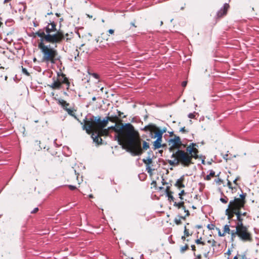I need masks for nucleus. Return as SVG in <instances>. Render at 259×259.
Segmentation results:
<instances>
[{
  "label": "nucleus",
  "mask_w": 259,
  "mask_h": 259,
  "mask_svg": "<svg viewBox=\"0 0 259 259\" xmlns=\"http://www.w3.org/2000/svg\"><path fill=\"white\" fill-rule=\"evenodd\" d=\"M113 128L117 133L115 139L120 144L124 143L122 147L126 149L133 156L140 155L143 153L141 140L138 132L130 123L122 125L111 126L109 128Z\"/></svg>",
  "instance_id": "nucleus-1"
},
{
  "label": "nucleus",
  "mask_w": 259,
  "mask_h": 259,
  "mask_svg": "<svg viewBox=\"0 0 259 259\" xmlns=\"http://www.w3.org/2000/svg\"><path fill=\"white\" fill-rule=\"evenodd\" d=\"M44 41L40 40L38 45L42 55V61L47 63L55 64L57 61L60 60L61 57L58 55L57 50L51 48L50 45H45Z\"/></svg>",
  "instance_id": "nucleus-2"
},
{
  "label": "nucleus",
  "mask_w": 259,
  "mask_h": 259,
  "mask_svg": "<svg viewBox=\"0 0 259 259\" xmlns=\"http://www.w3.org/2000/svg\"><path fill=\"white\" fill-rule=\"evenodd\" d=\"M171 159L168 160V163L172 166H177L181 164L184 167H188L191 164H193L190 155L188 152L178 149L175 152H173L171 155Z\"/></svg>",
  "instance_id": "nucleus-3"
},
{
  "label": "nucleus",
  "mask_w": 259,
  "mask_h": 259,
  "mask_svg": "<svg viewBox=\"0 0 259 259\" xmlns=\"http://www.w3.org/2000/svg\"><path fill=\"white\" fill-rule=\"evenodd\" d=\"M56 26V23L54 21H50L46 27L43 29H40L34 33V35L39 37L41 41H45V42L57 41L58 40L56 38V35L51 34L52 32H56L58 30Z\"/></svg>",
  "instance_id": "nucleus-4"
},
{
  "label": "nucleus",
  "mask_w": 259,
  "mask_h": 259,
  "mask_svg": "<svg viewBox=\"0 0 259 259\" xmlns=\"http://www.w3.org/2000/svg\"><path fill=\"white\" fill-rule=\"evenodd\" d=\"M236 233H238V237L243 242H250L252 241V236L250 232H249L248 228L245 226H236Z\"/></svg>",
  "instance_id": "nucleus-5"
},
{
  "label": "nucleus",
  "mask_w": 259,
  "mask_h": 259,
  "mask_svg": "<svg viewBox=\"0 0 259 259\" xmlns=\"http://www.w3.org/2000/svg\"><path fill=\"white\" fill-rule=\"evenodd\" d=\"M58 76L56 78L54 77L53 78V82L50 85V87L54 90L60 89L63 83H64L68 89L69 86V82L66 77L65 75L62 73L61 75L58 73Z\"/></svg>",
  "instance_id": "nucleus-6"
},
{
  "label": "nucleus",
  "mask_w": 259,
  "mask_h": 259,
  "mask_svg": "<svg viewBox=\"0 0 259 259\" xmlns=\"http://www.w3.org/2000/svg\"><path fill=\"white\" fill-rule=\"evenodd\" d=\"M168 144L169 146L168 151L170 152H174V149H180V146L182 145V141L179 136H175L173 139H170L168 141Z\"/></svg>",
  "instance_id": "nucleus-7"
},
{
  "label": "nucleus",
  "mask_w": 259,
  "mask_h": 259,
  "mask_svg": "<svg viewBox=\"0 0 259 259\" xmlns=\"http://www.w3.org/2000/svg\"><path fill=\"white\" fill-rule=\"evenodd\" d=\"M246 195V193H242L240 195L239 198L235 197L234 199L230 201V205L232 204H234L235 207H237L239 208H241L244 206L245 204V198Z\"/></svg>",
  "instance_id": "nucleus-8"
},
{
  "label": "nucleus",
  "mask_w": 259,
  "mask_h": 259,
  "mask_svg": "<svg viewBox=\"0 0 259 259\" xmlns=\"http://www.w3.org/2000/svg\"><path fill=\"white\" fill-rule=\"evenodd\" d=\"M95 117V116H93L92 118H90V120H86L85 122L84 128H85L88 133H90L92 131L95 130V123H96Z\"/></svg>",
  "instance_id": "nucleus-9"
},
{
  "label": "nucleus",
  "mask_w": 259,
  "mask_h": 259,
  "mask_svg": "<svg viewBox=\"0 0 259 259\" xmlns=\"http://www.w3.org/2000/svg\"><path fill=\"white\" fill-rule=\"evenodd\" d=\"M58 103L62 106L63 109H64L67 112L68 114L71 116H74L73 113V109L71 107V106H70L69 103H67L63 99L59 100Z\"/></svg>",
  "instance_id": "nucleus-10"
},
{
  "label": "nucleus",
  "mask_w": 259,
  "mask_h": 259,
  "mask_svg": "<svg viewBox=\"0 0 259 259\" xmlns=\"http://www.w3.org/2000/svg\"><path fill=\"white\" fill-rule=\"evenodd\" d=\"M241 208H237L235 209V208H232L231 209L232 211H233V213H235V214L237 216V222L236 223V226H240V224L242 226H243V219L241 218L242 216V212L240 211Z\"/></svg>",
  "instance_id": "nucleus-11"
},
{
  "label": "nucleus",
  "mask_w": 259,
  "mask_h": 259,
  "mask_svg": "<svg viewBox=\"0 0 259 259\" xmlns=\"http://www.w3.org/2000/svg\"><path fill=\"white\" fill-rule=\"evenodd\" d=\"M109 119L108 117L106 119L104 118L103 120H101L100 117H95V121L99 128H102L106 126Z\"/></svg>",
  "instance_id": "nucleus-12"
},
{
  "label": "nucleus",
  "mask_w": 259,
  "mask_h": 259,
  "mask_svg": "<svg viewBox=\"0 0 259 259\" xmlns=\"http://www.w3.org/2000/svg\"><path fill=\"white\" fill-rule=\"evenodd\" d=\"M232 208H235V209L239 208L237 207H235L234 204H232L230 205V202H229L228 208L225 210V214L227 215L228 219L229 220L232 219L234 217V215L235 214V213H233V211L231 210Z\"/></svg>",
  "instance_id": "nucleus-13"
},
{
  "label": "nucleus",
  "mask_w": 259,
  "mask_h": 259,
  "mask_svg": "<svg viewBox=\"0 0 259 259\" xmlns=\"http://www.w3.org/2000/svg\"><path fill=\"white\" fill-rule=\"evenodd\" d=\"M186 151L188 152L189 155H190L192 160V158H194L195 159L198 158V150L196 147L192 148H190V147H187L186 148Z\"/></svg>",
  "instance_id": "nucleus-14"
},
{
  "label": "nucleus",
  "mask_w": 259,
  "mask_h": 259,
  "mask_svg": "<svg viewBox=\"0 0 259 259\" xmlns=\"http://www.w3.org/2000/svg\"><path fill=\"white\" fill-rule=\"evenodd\" d=\"M229 7V4L227 3L224 4L223 7L217 13V15L218 17H221L224 15H226Z\"/></svg>",
  "instance_id": "nucleus-15"
},
{
  "label": "nucleus",
  "mask_w": 259,
  "mask_h": 259,
  "mask_svg": "<svg viewBox=\"0 0 259 259\" xmlns=\"http://www.w3.org/2000/svg\"><path fill=\"white\" fill-rule=\"evenodd\" d=\"M53 35H56V38L58 40L57 41L55 42H50L52 44H57L61 42L65 38V35L62 31L59 30H57L55 33L53 34Z\"/></svg>",
  "instance_id": "nucleus-16"
},
{
  "label": "nucleus",
  "mask_w": 259,
  "mask_h": 259,
  "mask_svg": "<svg viewBox=\"0 0 259 259\" xmlns=\"http://www.w3.org/2000/svg\"><path fill=\"white\" fill-rule=\"evenodd\" d=\"M184 180V176H182L180 178L177 180L175 186L177 187L178 188H181L185 187V185L183 184V182Z\"/></svg>",
  "instance_id": "nucleus-17"
},
{
  "label": "nucleus",
  "mask_w": 259,
  "mask_h": 259,
  "mask_svg": "<svg viewBox=\"0 0 259 259\" xmlns=\"http://www.w3.org/2000/svg\"><path fill=\"white\" fill-rule=\"evenodd\" d=\"M152 154V151H149L148 152V154H149V156L148 157H147V158L146 159H143V162L146 164V165H150V163H152V157H151L150 156V154Z\"/></svg>",
  "instance_id": "nucleus-18"
},
{
  "label": "nucleus",
  "mask_w": 259,
  "mask_h": 259,
  "mask_svg": "<svg viewBox=\"0 0 259 259\" xmlns=\"http://www.w3.org/2000/svg\"><path fill=\"white\" fill-rule=\"evenodd\" d=\"M209 174L207 175L206 177L205 178V180L209 181L211 180V178L215 176V177H219L220 172L218 174L217 176L215 175V172L213 170H209Z\"/></svg>",
  "instance_id": "nucleus-19"
},
{
  "label": "nucleus",
  "mask_w": 259,
  "mask_h": 259,
  "mask_svg": "<svg viewBox=\"0 0 259 259\" xmlns=\"http://www.w3.org/2000/svg\"><path fill=\"white\" fill-rule=\"evenodd\" d=\"M161 141L162 139L157 138L156 140L154 142V146L155 149H158L162 146L161 144Z\"/></svg>",
  "instance_id": "nucleus-20"
},
{
  "label": "nucleus",
  "mask_w": 259,
  "mask_h": 259,
  "mask_svg": "<svg viewBox=\"0 0 259 259\" xmlns=\"http://www.w3.org/2000/svg\"><path fill=\"white\" fill-rule=\"evenodd\" d=\"M165 132V130H158L155 133V135L154 136V138L162 139L163 134Z\"/></svg>",
  "instance_id": "nucleus-21"
},
{
  "label": "nucleus",
  "mask_w": 259,
  "mask_h": 259,
  "mask_svg": "<svg viewBox=\"0 0 259 259\" xmlns=\"http://www.w3.org/2000/svg\"><path fill=\"white\" fill-rule=\"evenodd\" d=\"M156 126L154 125L153 124H149L148 125L145 126L144 128V130L145 131H150L152 132L156 128Z\"/></svg>",
  "instance_id": "nucleus-22"
},
{
  "label": "nucleus",
  "mask_w": 259,
  "mask_h": 259,
  "mask_svg": "<svg viewBox=\"0 0 259 259\" xmlns=\"http://www.w3.org/2000/svg\"><path fill=\"white\" fill-rule=\"evenodd\" d=\"M236 229L235 228V230L231 231V232L230 233H231V240L232 241H234V238H235V237L236 236H238V233H236Z\"/></svg>",
  "instance_id": "nucleus-23"
},
{
  "label": "nucleus",
  "mask_w": 259,
  "mask_h": 259,
  "mask_svg": "<svg viewBox=\"0 0 259 259\" xmlns=\"http://www.w3.org/2000/svg\"><path fill=\"white\" fill-rule=\"evenodd\" d=\"M228 198L224 194H222V196L220 199V201L224 204L227 203L228 201Z\"/></svg>",
  "instance_id": "nucleus-24"
},
{
  "label": "nucleus",
  "mask_w": 259,
  "mask_h": 259,
  "mask_svg": "<svg viewBox=\"0 0 259 259\" xmlns=\"http://www.w3.org/2000/svg\"><path fill=\"white\" fill-rule=\"evenodd\" d=\"M93 138L94 142L97 143L98 144H99V143H101L102 140L99 137L98 135L95 136V137H93Z\"/></svg>",
  "instance_id": "nucleus-25"
},
{
  "label": "nucleus",
  "mask_w": 259,
  "mask_h": 259,
  "mask_svg": "<svg viewBox=\"0 0 259 259\" xmlns=\"http://www.w3.org/2000/svg\"><path fill=\"white\" fill-rule=\"evenodd\" d=\"M230 224H227L224 226V234L225 233L230 234L231 230L230 229Z\"/></svg>",
  "instance_id": "nucleus-26"
},
{
  "label": "nucleus",
  "mask_w": 259,
  "mask_h": 259,
  "mask_svg": "<svg viewBox=\"0 0 259 259\" xmlns=\"http://www.w3.org/2000/svg\"><path fill=\"white\" fill-rule=\"evenodd\" d=\"M88 73L89 75H92L93 77H94L95 79H97L98 81H99V75L96 73H91L89 71V70H88Z\"/></svg>",
  "instance_id": "nucleus-27"
},
{
  "label": "nucleus",
  "mask_w": 259,
  "mask_h": 259,
  "mask_svg": "<svg viewBox=\"0 0 259 259\" xmlns=\"http://www.w3.org/2000/svg\"><path fill=\"white\" fill-rule=\"evenodd\" d=\"M183 204H184V202L183 201L178 203L175 202L174 203V205L177 206L178 208H181L182 206H183Z\"/></svg>",
  "instance_id": "nucleus-28"
},
{
  "label": "nucleus",
  "mask_w": 259,
  "mask_h": 259,
  "mask_svg": "<svg viewBox=\"0 0 259 259\" xmlns=\"http://www.w3.org/2000/svg\"><path fill=\"white\" fill-rule=\"evenodd\" d=\"M174 222L177 225H180L181 223L180 215H178L177 217H176L174 219Z\"/></svg>",
  "instance_id": "nucleus-29"
},
{
  "label": "nucleus",
  "mask_w": 259,
  "mask_h": 259,
  "mask_svg": "<svg viewBox=\"0 0 259 259\" xmlns=\"http://www.w3.org/2000/svg\"><path fill=\"white\" fill-rule=\"evenodd\" d=\"M188 248V245L187 244H186L185 245L181 247L180 251H181V252L183 253Z\"/></svg>",
  "instance_id": "nucleus-30"
},
{
  "label": "nucleus",
  "mask_w": 259,
  "mask_h": 259,
  "mask_svg": "<svg viewBox=\"0 0 259 259\" xmlns=\"http://www.w3.org/2000/svg\"><path fill=\"white\" fill-rule=\"evenodd\" d=\"M198 113L194 112L193 113H190L188 115V116L189 118H195V114H197Z\"/></svg>",
  "instance_id": "nucleus-31"
},
{
  "label": "nucleus",
  "mask_w": 259,
  "mask_h": 259,
  "mask_svg": "<svg viewBox=\"0 0 259 259\" xmlns=\"http://www.w3.org/2000/svg\"><path fill=\"white\" fill-rule=\"evenodd\" d=\"M195 243L197 244H202L203 245H205V243L201 241V238L196 239L195 240Z\"/></svg>",
  "instance_id": "nucleus-32"
},
{
  "label": "nucleus",
  "mask_w": 259,
  "mask_h": 259,
  "mask_svg": "<svg viewBox=\"0 0 259 259\" xmlns=\"http://www.w3.org/2000/svg\"><path fill=\"white\" fill-rule=\"evenodd\" d=\"M149 148V144L147 142L144 141L143 143V149L147 150Z\"/></svg>",
  "instance_id": "nucleus-33"
},
{
  "label": "nucleus",
  "mask_w": 259,
  "mask_h": 259,
  "mask_svg": "<svg viewBox=\"0 0 259 259\" xmlns=\"http://www.w3.org/2000/svg\"><path fill=\"white\" fill-rule=\"evenodd\" d=\"M146 170L148 172V173H149L150 175H152V169L151 168V167H150V165H146Z\"/></svg>",
  "instance_id": "nucleus-34"
},
{
  "label": "nucleus",
  "mask_w": 259,
  "mask_h": 259,
  "mask_svg": "<svg viewBox=\"0 0 259 259\" xmlns=\"http://www.w3.org/2000/svg\"><path fill=\"white\" fill-rule=\"evenodd\" d=\"M214 227H215V226L213 225V224H208L207 226V228L209 229V230H213L214 229Z\"/></svg>",
  "instance_id": "nucleus-35"
},
{
  "label": "nucleus",
  "mask_w": 259,
  "mask_h": 259,
  "mask_svg": "<svg viewBox=\"0 0 259 259\" xmlns=\"http://www.w3.org/2000/svg\"><path fill=\"white\" fill-rule=\"evenodd\" d=\"M184 235L185 236H189L190 235V234L189 233V231L186 228V227L185 226L184 227Z\"/></svg>",
  "instance_id": "nucleus-36"
},
{
  "label": "nucleus",
  "mask_w": 259,
  "mask_h": 259,
  "mask_svg": "<svg viewBox=\"0 0 259 259\" xmlns=\"http://www.w3.org/2000/svg\"><path fill=\"white\" fill-rule=\"evenodd\" d=\"M22 72L27 76L29 75V73L27 71V69L25 68H22Z\"/></svg>",
  "instance_id": "nucleus-37"
},
{
  "label": "nucleus",
  "mask_w": 259,
  "mask_h": 259,
  "mask_svg": "<svg viewBox=\"0 0 259 259\" xmlns=\"http://www.w3.org/2000/svg\"><path fill=\"white\" fill-rule=\"evenodd\" d=\"M227 186H228L229 188L230 189H231L232 191L233 190V187H232V184H231V182L229 181H228L227 182Z\"/></svg>",
  "instance_id": "nucleus-38"
},
{
  "label": "nucleus",
  "mask_w": 259,
  "mask_h": 259,
  "mask_svg": "<svg viewBox=\"0 0 259 259\" xmlns=\"http://www.w3.org/2000/svg\"><path fill=\"white\" fill-rule=\"evenodd\" d=\"M167 197H168V200L169 201H174V197L171 195V194L170 193L169 195H167Z\"/></svg>",
  "instance_id": "nucleus-39"
},
{
  "label": "nucleus",
  "mask_w": 259,
  "mask_h": 259,
  "mask_svg": "<svg viewBox=\"0 0 259 259\" xmlns=\"http://www.w3.org/2000/svg\"><path fill=\"white\" fill-rule=\"evenodd\" d=\"M171 192L169 191V187L167 186L165 190V193H166V195H169V194Z\"/></svg>",
  "instance_id": "nucleus-40"
},
{
  "label": "nucleus",
  "mask_w": 259,
  "mask_h": 259,
  "mask_svg": "<svg viewBox=\"0 0 259 259\" xmlns=\"http://www.w3.org/2000/svg\"><path fill=\"white\" fill-rule=\"evenodd\" d=\"M185 193V191L184 190H182L179 194L180 198L182 200L183 198L182 197V195Z\"/></svg>",
  "instance_id": "nucleus-41"
},
{
  "label": "nucleus",
  "mask_w": 259,
  "mask_h": 259,
  "mask_svg": "<svg viewBox=\"0 0 259 259\" xmlns=\"http://www.w3.org/2000/svg\"><path fill=\"white\" fill-rule=\"evenodd\" d=\"M217 230H218V235L219 236L222 237V236H224L225 235L224 233H221V230H220V229L217 228Z\"/></svg>",
  "instance_id": "nucleus-42"
},
{
  "label": "nucleus",
  "mask_w": 259,
  "mask_h": 259,
  "mask_svg": "<svg viewBox=\"0 0 259 259\" xmlns=\"http://www.w3.org/2000/svg\"><path fill=\"white\" fill-rule=\"evenodd\" d=\"M195 146H197L196 144L192 143H190V145L188 147H190V148H194L195 147Z\"/></svg>",
  "instance_id": "nucleus-43"
},
{
  "label": "nucleus",
  "mask_w": 259,
  "mask_h": 259,
  "mask_svg": "<svg viewBox=\"0 0 259 259\" xmlns=\"http://www.w3.org/2000/svg\"><path fill=\"white\" fill-rule=\"evenodd\" d=\"M68 187L69 188V189L71 190H74L76 188L75 186L71 185H68Z\"/></svg>",
  "instance_id": "nucleus-44"
},
{
  "label": "nucleus",
  "mask_w": 259,
  "mask_h": 259,
  "mask_svg": "<svg viewBox=\"0 0 259 259\" xmlns=\"http://www.w3.org/2000/svg\"><path fill=\"white\" fill-rule=\"evenodd\" d=\"M38 208L37 207H35L31 211V213H34L38 211Z\"/></svg>",
  "instance_id": "nucleus-45"
},
{
  "label": "nucleus",
  "mask_w": 259,
  "mask_h": 259,
  "mask_svg": "<svg viewBox=\"0 0 259 259\" xmlns=\"http://www.w3.org/2000/svg\"><path fill=\"white\" fill-rule=\"evenodd\" d=\"M241 259H247L245 253L241 255Z\"/></svg>",
  "instance_id": "nucleus-46"
},
{
  "label": "nucleus",
  "mask_w": 259,
  "mask_h": 259,
  "mask_svg": "<svg viewBox=\"0 0 259 259\" xmlns=\"http://www.w3.org/2000/svg\"><path fill=\"white\" fill-rule=\"evenodd\" d=\"M187 82L186 81H184L182 83V86L183 87H185L187 85Z\"/></svg>",
  "instance_id": "nucleus-47"
},
{
  "label": "nucleus",
  "mask_w": 259,
  "mask_h": 259,
  "mask_svg": "<svg viewBox=\"0 0 259 259\" xmlns=\"http://www.w3.org/2000/svg\"><path fill=\"white\" fill-rule=\"evenodd\" d=\"M228 154H226L224 155V156H223V158H224V159H225L226 160H227V159H228V158H227V157H228Z\"/></svg>",
  "instance_id": "nucleus-48"
},
{
  "label": "nucleus",
  "mask_w": 259,
  "mask_h": 259,
  "mask_svg": "<svg viewBox=\"0 0 259 259\" xmlns=\"http://www.w3.org/2000/svg\"><path fill=\"white\" fill-rule=\"evenodd\" d=\"M114 30L113 29H109V30H108V32H109L110 34H113V33H114Z\"/></svg>",
  "instance_id": "nucleus-49"
},
{
  "label": "nucleus",
  "mask_w": 259,
  "mask_h": 259,
  "mask_svg": "<svg viewBox=\"0 0 259 259\" xmlns=\"http://www.w3.org/2000/svg\"><path fill=\"white\" fill-rule=\"evenodd\" d=\"M100 90L102 91V92H103V91H105V94H108V92H107L106 91V89H104L103 88H102Z\"/></svg>",
  "instance_id": "nucleus-50"
},
{
  "label": "nucleus",
  "mask_w": 259,
  "mask_h": 259,
  "mask_svg": "<svg viewBox=\"0 0 259 259\" xmlns=\"http://www.w3.org/2000/svg\"><path fill=\"white\" fill-rule=\"evenodd\" d=\"M191 247L192 250L193 251H195V245H192L191 246Z\"/></svg>",
  "instance_id": "nucleus-51"
},
{
  "label": "nucleus",
  "mask_w": 259,
  "mask_h": 259,
  "mask_svg": "<svg viewBox=\"0 0 259 259\" xmlns=\"http://www.w3.org/2000/svg\"><path fill=\"white\" fill-rule=\"evenodd\" d=\"M180 131L181 132H185L186 131L185 127H183L181 128L180 129Z\"/></svg>",
  "instance_id": "nucleus-52"
},
{
  "label": "nucleus",
  "mask_w": 259,
  "mask_h": 259,
  "mask_svg": "<svg viewBox=\"0 0 259 259\" xmlns=\"http://www.w3.org/2000/svg\"><path fill=\"white\" fill-rule=\"evenodd\" d=\"M201 255L198 254L196 256V259H201Z\"/></svg>",
  "instance_id": "nucleus-53"
},
{
  "label": "nucleus",
  "mask_w": 259,
  "mask_h": 259,
  "mask_svg": "<svg viewBox=\"0 0 259 259\" xmlns=\"http://www.w3.org/2000/svg\"><path fill=\"white\" fill-rule=\"evenodd\" d=\"M185 212L186 213V216H189L190 215L189 211L188 210L186 209V211Z\"/></svg>",
  "instance_id": "nucleus-54"
},
{
  "label": "nucleus",
  "mask_w": 259,
  "mask_h": 259,
  "mask_svg": "<svg viewBox=\"0 0 259 259\" xmlns=\"http://www.w3.org/2000/svg\"><path fill=\"white\" fill-rule=\"evenodd\" d=\"M212 246H214L215 245V241L214 240H212Z\"/></svg>",
  "instance_id": "nucleus-55"
},
{
  "label": "nucleus",
  "mask_w": 259,
  "mask_h": 259,
  "mask_svg": "<svg viewBox=\"0 0 259 259\" xmlns=\"http://www.w3.org/2000/svg\"><path fill=\"white\" fill-rule=\"evenodd\" d=\"M238 179H239V177H237V178H236V179L233 181V183H234V184H236V185H237V183H236V182H237V181L238 180Z\"/></svg>",
  "instance_id": "nucleus-56"
},
{
  "label": "nucleus",
  "mask_w": 259,
  "mask_h": 259,
  "mask_svg": "<svg viewBox=\"0 0 259 259\" xmlns=\"http://www.w3.org/2000/svg\"><path fill=\"white\" fill-rule=\"evenodd\" d=\"M221 181H221V180L220 179H217H217H215V182L216 183H218V182H221Z\"/></svg>",
  "instance_id": "nucleus-57"
},
{
  "label": "nucleus",
  "mask_w": 259,
  "mask_h": 259,
  "mask_svg": "<svg viewBox=\"0 0 259 259\" xmlns=\"http://www.w3.org/2000/svg\"><path fill=\"white\" fill-rule=\"evenodd\" d=\"M181 208H182L183 210H184V211H186V209L184 206V204H183V206H182Z\"/></svg>",
  "instance_id": "nucleus-58"
},
{
  "label": "nucleus",
  "mask_w": 259,
  "mask_h": 259,
  "mask_svg": "<svg viewBox=\"0 0 259 259\" xmlns=\"http://www.w3.org/2000/svg\"><path fill=\"white\" fill-rule=\"evenodd\" d=\"M226 253H227V254H228V255H230V254H231V251H230V249H229V250L227 251Z\"/></svg>",
  "instance_id": "nucleus-59"
},
{
  "label": "nucleus",
  "mask_w": 259,
  "mask_h": 259,
  "mask_svg": "<svg viewBox=\"0 0 259 259\" xmlns=\"http://www.w3.org/2000/svg\"><path fill=\"white\" fill-rule=\"evenodd\" d=\"M186 217H187V216H186V215H185V216H184V217H183V216H180V217H181V219L185 220V219H186Z\"/></svg>",
  "instance_id": "nucleus-60"
},
{
  "label": "nucleus",
  "mask_w": 259,
  "mask_h": 259,
  "mask_svg": "<svg viewBox=\"0 0 259 259\" xmlns=\"http://www.w3.org/2000/svg\"><path fill=\"white\" fill-rule=\"evenodd\" d=\"M11 0H4V4H6V3H7L8 2H9L10 1H11Z\"/></svg>",
  "instance_id": "nucleus-61"
},
{
  "label": "nucleus",
  "mask_w": 259,
  "mask_h": 259,
  "mask_svg": "<svg viewBox=\"0 0 259 259\" xmlns=\"http://www.w3.org/2000/svg\"><path fill=\"white\" fill-rule=\"evenodd\" d=\"M182 239L184 241L185 240V236H182Z\"/></svg>",
  "instance_id": "nucleus-62"
},
{
  "label": "nucleus",
  "mask_w": 259,
  "mask_h": 259,
  "mask_svg": "<svg viewBox=\"0 0 259 259\" xmlns=\"http://www.w3.org/2000/svg\"><path fill=\"white\" fill-rule=\"evenodd\" d=\"M33 24H34V26H35V27H36L38 26V24L35 22H33Z\"/></svg>",
  "instance_id": "nucleus-63"
},
{
  "label": "nucleus",
  "mask_w": 259,
  "mask_h": 259,
  "mask_svg": "<svg viewBox=\"0 0 259 259\" xmlns=\"http://www.w3.org/2000/svg\"><path fill=\"white\" fill-rule=\"evenodd\" d=\"M95 40H96V41L97 42H99V38H96V39H95Z\"/></svg>",
  "instance_id": "nucleus-64"
}]
</instances>
